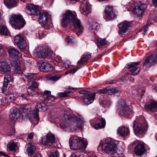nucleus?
Returning a JSON list of instances; mask_svg holds the SVG:
<instances>
[{"label": "nucleus", "instance_id": "1a4fd4ad", "mask_svg": "<svg viewBox=\"0 0 157 157\" xmlns=\"http://www.w3.org/2000/svg\"><path fill=\"white\" fill-rule=\"evenodd\" d=\"M80 9L81 13L85 15H87L91 11L90 4L87 0L81 2Z\"/></svg>", "mask_w": 157, "mask_h": 157}, {"label": "nucleus", "instance_id": "58836bf2", "mask_svg": "<svg viewBox=\"0 0 157 157\" xmlns=\"http://www.w3.org/2000/svg\"><path fill=\"white\" fill-rule=\"evenodd\" d=\"M140 63V62L130 63L126 64V67L128 69L131 68H133L139 65Z\"/></svg>", "mask_w": 157, "mask_h": 157}, {"label": "nucleus", "instance_id": "de8ad7c7", "mask_svg": "<svg viewBox=\"0 0 157 157\" xmlns=\"http://www.w3.org/2000/svg\"><path fill=\"white\" fill-rule=\"evenodd\" d=\"M59 153L57 150L52 151L51 152L49 157H59Z\"/></svg>", "mask_w": 157, "mask_h": 157}, {"label": "nucleus", "instance_id": "39448f33", "mask_svg": "<svg viewBox=\"0 0 157 157\" xmlns=\"http://www.w3.org/2000/svg\"><path fill=\"white\" fill-rule=\"evenodd\" d=\"M63 16L61 24L63 26L65 27L68 24L71 23L72 21L75 18L76 15L75 12L68 10L63 14Z\"/></svg>", "mask_w": 157, "mask_h": 157}, {"label": "nucleus", "instance_id": "680f3d73", "mask_svg": "<svg viewBox=\"0 0 157 157\" xmlns=\"http://www.w3.org/2000/svg\"><path fill=\"white\" fill-rule=\"evenodd\" d=\"M53 63L56 66H59V62L56 60H54L53 61Z\"/></svg>", "mask_w": 157, "mask_h": 157}, {"label": "nucleus", "instance_id": "bb28decb", "mask_svg": "<svg viewBox=\"0 0 157 157\" xmlns=\"http://www.w3.org/2000/svg\"><path fill=\"white\" fill-rule=\"evenodd\" d=\"M145 151L144 146L141 144H139L135 148V153L137 155L141 156L144 154Z\"/></svg>", "mask_w": 157, "mask_h": 157}, {"label": "nucleus", "instance_id": "e433bc0d", "mask_svg": "<svg viewBox=\"0 0 157 157\" xmlns=\"http://www.w3.org/2000/svg\"><path fill=\"white\" fill-rule=\"evenodd\" d=\"M112 103L109 98H107L106 99L102 101V105L105 108L109 107Z\"/></svg>", "mask_w": 157, "mask_h": 157}, {"label": "nucleus", "instance_id": "ddd939ff", "mask_svg": "<svg viewBox=\"0 0 157 157\" xmlns=\"http://www.w3.org/2000/svg\"><path fill=\"white\" fill-rule=\"evenodd\" d=\"M131 26V23L126 21L120 23L119 25V34H121L125 33Z\"/></svg>", "mask_w": 157, "mask_h": 157}, {"label": "nucleus", "instance_id": "f257e3e1", "mask_svg": "<svg viewBox=\"0 0 157 157\" xmlns=\"http://www.w3.org/2000/svg\"><path fill=\"white\" fill-rule=\"evenodd\" d=\"M84 121L68 112H64L59 123L62 129L70 128L72 130L81 129Z\"/></svg>", "mask_w": 157, "mask_h": 157}, {"label": "nucleus", "instance_id": "c9c22d12", "mask_svg": "<svg viewBox=\"0 0 157 157\" xmlns=\"http://www.w3.org/2000/svg\"><path fill=\"white\" fill-rule=\"evenodd\" d=\"M114 90L111 88H105L100 89L98 90L97 93L99 94H107L109 95H111V91H113Z\"/></svg>", "mask_w": 157, "mask_h": 157}, {"label": "nucleus", "instance_id": "5701e85b", "mask_svg": "<svg viewBox=\"0 0 157 157\" xmlns=\"http://www.w3.org/2000/svg\"><path fill=\"white\" fill-rule=\"evenodd\" d=\"M16 98V95L10 92H8L6 94L5 97L2 101H3L5 103L11 102L15 100Z\"/></svg>", "mask_w": 157, "mask_h": 157}, {"label": "nucleus", "instance_id": "4c0bfd02", "mask_svg": "<svg viewBox=\"0 0 157 157\" xmlns=\"http://www.w3.org/2000/svg\"><path fill=\"white\" fill-rule=\"evenodd\" d=\"M20 116V113H17L16 115L11 113L10 115L9 119L13 123H14Z\"/></svg>", "mask_w": 157, "mask_h": 157}, {"label": "nucleus", "instance_id": "7ed1b4c3", "mask_svg": "<svg viewBox=\"0 0 157 157\" xmlns=\"http://www.w3.org/2000/svg\"><path fill=\"white\" fill-rule=\"evenodd\" d=\"M88 145L86 141L82 140L78 137L71 136L69 140L70 148L73 150H85Z\"/></svg>", "mask_w": 157, "mask_h": 157}, {"label": "nucleus", "instance_id": "c03bdc74", "mask_svg": "<svg viewBox=\"0 0 157 157\" xmlns=\"http://www.w3.org/2000/svg\"><path fill=\"white\" fill-rule=\"evenodd\" d=\"M7 146L9 150L13 151L15 149L17 145L16 143L13 142L10 144H8Z\"/></svg>", "mask_w": 157, "mask_h": 157}, {"label": "nucleus", "instance_id": "a19ab883", "mask_svg": "<svg viewBox=\"0 0 157 157\" xmlns=\"http://www.w3.org/2000/svg\"><path fill=\"white\" fill-rule=\"evenodd\" d=\"M140 69L139 67H135L130 70L131 74L133 75H136L140 72Z\"/></svg>", "mask_w": 157, "mask_h": 157}, {"label": "nucleus", "instance_id": "7c9ffc66", "mask_svg": "<svg viewBox=\"0 0 157 157\" xmlns=\"http://www.w3.org/2000/svg\"><path fill=\"white\" fill-rule=\"evenodd\" d=\"M0 33L5 36L10 35V32L5 24H2L0 25Z\"/></svg>", "mask_w": 157, "mask_h": 157}, {"label": "nucleus", "instance_id": "4d7b16f0", "mask_svg": "<svg viewBox=\"0 0 157 157\" xmlns=\"http://www.w3.org/2000/svg\"><path fill=\"white\" fill-rule=\"evenodd\" d=\"M79 68L80 67H76L75 68H74L73 69L71 70V73L72 74H74L79 69Z\"/></svg>", "mask_w": 157, "mask_h": 157}, {"label": "nucleus", "instance_id": "dca6fc26", "mask_svg": "<svg viewBox=\"0 0 157 157\" xmlns=\"http://www.w3.org/2000/svg\"><path fill=\"white\" fill-rule=\"evenodd\" d=\"M133 128L135 133L142 134L146 133L147 128L145 129L142 127L141 124L135 121L133 123Z\"/></svg>", "mask_w": 157, "mask_h": 157}, {"label": "nucleus", "instance_id": "c756f323", "mask_svg": "<svg viewBox=\"0 0 157 157\" xmlns=\"http://www.w3.org/2000/svg\"><path fill=\"white\" fill-rule=\"evenodd\" d=\"M145 109L149 111L156 112L157 111V102H153L145 106Z\"/></svg>", "mask_w": 157, "mask_h": 157}, {"label": "nucleus", "instance_id": "a211bd4d", "mask_svg": "<svg viewBox=\"0 0 157 157\" xmlns=\"http://www.w3.org/2000/svg\"><path fill=\"white\" fill-rule=\"evenodd\" d=\"M157 60V52L153 54L146 59L144 64V66L146 67L150 66L152 63Z\"/></svg>", "mask_w": 157, "mask_h": 157}, {"label": "nucleus", "instance_id": "2eb2a0df", "mask_svg": "<svg viewBox=\"0 0 157 157\" xmlns=\"http://www.w3.org/2000/svg\"><path fill=\"white\" fill-rule=\"evenodd\" d=\"M27 13L29 15H36L39 12L38 7L32 4H29L26 7Z\"/></svg>", "mask_w": 157, "mask_h": 157}, {"label": "nucleus", "instance_id": "3c124183", "mask_svg": "<svg viewBox=\"0 0 157 157\" xmlns=\"http://www.w3.org/2000/svg\"><path fill=\"white\" fill-rule=\"evenodd\" d=\"M10 112L11 114L16 115L17 113H20L19 110L15 107H13L10 109Z\"/></svg>", "mask_w": 157, "mask_h": 157}, {"label": "nucleus", "instance_id": "49530a36", "mask_svg": "<svg viewBox=\"0 0 157 157\" xmlns=\"http://www.w3.org/2000/svg\"><path fill=\"white\" fill-rule=\"evenodd\" d=\"M22 110L23 113L25 114L24 116H26L30 111L31 109L29 105H26L23 108Z\"/></svg>", "mask_w": 157, "mask_h": 157}, {"label": "nucleus", "instance_id": "6ab92c4d", "mask_svg": "<svg viewBox=\"0 0 157 157\" xmlns=\"http://www.w3.org/2000/svg\"><path fill=\"white\" fill-rule=\"evenodd\" d=\"M97 41L98 48L101 50H102L106 46L109 44V42L105 38H97Z\"/></svg>", "mask_w": 157, "mask_h": 157}, {"label": "nucleus", "instance_id": "6e6d98bb", "mask_svg": "<svg viewBox=\"0 0 157 157\" xmlns=\"http://www.w3.org/2000/svg\"><path fill=\"white\" fill-rule=\"evenodd\" d=\"M149 24H148V23L147 22L145 26H144L143 27V29H144V30L143 32V34H145V33L147 31L148 29H147V26H149Z\"/></svg>", "mask_w": 157, "mask_h": 157}, {"label": "nucleus", "instance_id": "f8f14e48", "mask_svg": "<svg viewBox=\"0 0 157 157\" xmlns=\"http://www.w3.org/2000/svg\"><path fill=\"white\" fill-rule=\"evenodd\" d=\"M48 18V12L44 11H41L39 13V16L38 17V21L39 23L44 26V28H45V25L47 23Z\"/></svg>", "mask_w": 157, "mask_h": 157}, {"label": "nucleus", "instance_id": "2f4dec72", "mask_svg": "<svg viewBox=\"0 0 157 157\" xmlns=\"http://www.w3.org/2000/svg\"><path fill=\"white\" fill-rule=\"evenodd\" d=\"M4 80L3 83V89H5L7 87L8 83L9 82L12 81L13 80V78L11 75H7L5 76Z\"/></svg>", "mask_w": 157, "mask_h": 157}, {"label": "nucleus", "instance_id": "69168bd1", "mask_svg": "<svg viewBox=\"0 0 157 157\" xmlns=\"http://www.w3.org/2000/svg\"><path fill=\"white\" fill-rule=\"evenodd\" d=\"M33 157H42V156L41 154L39 153L35 155Z\"/></svg>", "mask_w": 157, "mask_h": 157}, {"label": "nucleus", "instance_id": "e2e57ef3", "mask_svg": "<svg viewBox=\"0 0 157 157\" xmlns=\"http://www.w3.org/2000/svg\"><path fill=\"white\" fill-rule=\"evenodd\" d=\"M87 92V91L86 90H81L79 91V93L82 94H86Z\"/></svg>", "mask_w": 157, "mask_h": 157}, {"label": "nucleus", "instance_id": "6e6552de", "mask_svg": "<svg viewBox=\"0 0 157 157\" xmlns=\"http://www.w3.org/2000/svg\"><path fill=\"white\" fill-rule=\"evenodd\" d=\"M71 23H73L74 27V31L78 36L81 35L83 31V27L80 20L76 18L74 19Z\"/></svg>", "mask_w": 157, "mask_h": 157}, {"label": "nucleus", "instance_id": "774afa93", "mask_svg": "<svg viewBox=\"0 0 157 157\" xmlns=\"http://www.w3.org/2000/svg\"><path fill=\"white\" fill-rule=\"evenodd\" d=\"M69 73H71V70H68L66 71L65 74H68Z\"/></svg>", "mask_w": 157, "mask_h": 157}, {"label": "nucleus", "instance_id": "c85d7f7f", "mask_svg": "<svg viewBox=\"0 0 157 157\" xmlns=\"http://www.w3.org/2000/svg\"><path fill=\"white\" fill-rule=\"evenodd\" d=\"M7 52L9 55L10 57L17 56L21 57V55L20 52L15 48H10L8 49Z\"/></svg>", "mask_w": 157, "mask_h": 157}, {"label": "nucleus", "instance_id": "9b49d317", "mask_svg": "<svg viewBox=\"0 0 157 157\" xmlns=\"http://www.w3.org/2000/svg\"><path fill=\"white\" fill-rule=\"evenodd\" d=\"M39 109H40V111L44 112L46 110L47 108L45 104L43 103L37 104L33 110V113L34 118L36 119V120L38 121L39 120V117L38 114L39 111Z\"/></svg>", "mask_w": 157, "mask_h": 157}, {"label": "nucleus", "instance_id": "bf43d9fd", "mask_svg": "<svg viewBox=\"0 0 157 157\" xmlns=\"http://www.w3.org/2000/svg\"><path fill=\"white\" fill-rule=\"evenodd\" d=\"M33 133H31L29 134L27 138L29 139H32L33 137Z\"/></svg>", "mask_w": 157, "mask_h": 157}, {"label": "nucleus", "instance_id": "79ce46f5", "mask_svg": "<svg viewBox=\"0 0 157 157\" xmlns=\"http://www.w3.org/2000/svg\"><path fill=\"white\" fill-rule=\"evenodd\" d=\"M72 93L70 91H65L63 92L59 93L58 95L60 97L63 98L69 96V94Z\"/></svg>", "mask_w": 157, "mask_h": 157}, {"label": "nucleus", "instance_id": "09e8293b", "mask_svg": "<svg viewBox=\"0 0 157 157\" xmlns=\"http://www.w3.org/2000/svg\"><path fill=\"white\" fill-rule=\"evenodd\" d=\"M55 97L52 95L47 96L45 97V101L49 103L53 101L55 99Z\"/></svg>", "mask_w": 157, "mask_h": 157}, {"label": "nucleus", "instance_id": "8fccbe9b", "mask_svg": "<svg viewBox=\"0 0 157 157\" xmlns=\"http://www.w3.org/2000/svg\"><path fill=\"white\" fill-rule=\"evenodd\" d=\"M61 77V76L59 75H56L54 76L51 77L50 79L53 81H56Z\"/></svg>", "mask_w": 157, "mask_h": 157}, {"label": "nucleus", "instance_id": "052dcab7", "mask_svg": "<svg viewBox=\"0 0 157 157\" xmlns=\"http://www.w3.org/2000/svg\"><path fill=\"white\" fill-rule=\"evenodd\" d=\"M152 2L154 6L157 7V0H152Z\"/></svg>", "mask_w": 157, "mask_h": 157}, {"label": "nucleus", "instance_id": "ea45409f", "mask_svg": "<svg viewBox=\"0 0 157 157\" xmlns=\"http://www.w3.org/2000/svg\"><path fill=\"white\" fill-rule=\"evenodd\" d=\"M131 74L128 72L126 73L124 75V78L123 79L122 81L124 82V80H126L129 79L131 81L133 82L134 81V79L133 78L131 77Z\"/></svg>", "mask_w": 157, "mask_h": 157}, {"label": "nucleus", "instance_id": "864d4df0", "mask_svg": "<svg viewBox=\"0 0 157 157\" xmlns=\"http://www.w3.org/2000/svg\"><path fill=\"white\" fill-rule=\"evenodd\" d=\"M66 41H67L68 44L72 43L75 41L74 38H71L70 37H68L66 39Z\"/></svg>", "mask_w": 157, "mask_h": 157}, {"label": "nucleus", "instance_id": "cd10ccee", "mask_svg": "<svg viewBox=\"0 0 157 157\" xmlns=\"http://www.w3.org/2000/svg\"><path fill=\"white\" fill-rule=\"evenodd\" d=\"M11 64L14 70V71L15 73L18 74H20L22 73V71L18 64L17 60L12 61L11 63Z\"/></svg>", "mask_w": 157, "mask_h": 157}, {"label": "nucleus", "instance_id": "9d476101", "mask_svg": "<svg viewBox=\"0 0 157 157\" xmlns=\"http://www.w3.org/2000/svg\"><path fill=\"white\" fill-rule=\"evenodd\" d=\"M55 136L54 134L51 133H48L46 136L45 139H42L40 143L43 144L50 146L55 143Z\"/></svg>", "mask_w": 157, "mask_h": 157}, {"label": "nucleus", "instance_id": "13d9d810", "mask_svg": "<svg viewBox=\"0 0 157 157\" xmlns=\"http://www.w3.org/2000/svg\"><path fill=\"white\" fill-rule=\"evenodd\" d=\"M145 88H143L142 89H140L139 90V92L141 93V94H140L142 96H143L144 95V92H145Z\"/></svg>", "mask_w": 157, "mask_h": 157}, {"label": "nucleus", "instance_id": "603ef678", "mask_svg": "<svg viewBox=\"0 0 157 157\" xmlns=\"http://www.w3.org/2000/svg\"><path fill=\"white\" fill-rule=\"evenodd\" d=\"M111 89H113L114 90L113 91H111V95L114 94L115 96L117 97L119 96L120 95V93L121 92L120 90L114 88H111Z\"/></svg>", "mask_w": 157, "mask_h": 157}, {"label": "nucleus", "instance_id": "4be33fe9", "mask_svg": "<svg viewBox=\"0 0 157 157\" xmlns=\"http://www.w3.org/2000/svg\"><path fill=\"white\" fill-rule=\"evenodd\" d=\"M10 70V64L6 60L0 61V71L3 72H8Z\"/></svg>", "mask_w": 157, "mask_h": 157}, {"label": "nucleus", "instance_id": "aec40b11", "mask_svg": "<svg viewBox=\"0 0 157 157\" xmlns=\"http://www.w3.org/2000/svg\"><path fill=\"white\" fill-rule=\"evenodd\" d=\"M96 93H94L86 95L84 98L83 102L86 105H89L92 103L94 99Z\"/></svg>", "mask_w": 157, "mask_h": 157}, {"label": "nucleus", "instance_id": "0e129e2a", "mask_svg": "<svg viewBox=\"0 0 157 157\" xmlns=\"http://www.w3.org/2000/svg\"><path fill=\"white\" fill-rule=\"evenodd\" d=\"M44 93L46 95H49L51 94V92L48 90H45L44 91Z\"/></svg>", "mask_w": 157, "mask_h": 157}, {"label": "nucleus", "instance_id": "f03ea898", "mask_svg": "<svg viewBox=\"0 0 157 157\" xmlns=\"http://www.w3.org/2000/svg\"><path fill=\"white\" fill-rule=\"evenodd\" d=\"M99 147L105 153L112 157H123V150L117 148V144L115 141L111 138H107L102 140L100 143Z\"/></svg>", "mask_w": 157, "mask_h": 157}, {"label": "nucleus", "instance_id": "338daca9", "mask_svg": "<svg viewBox=\"0 0 157 157\" xmlns=\"http://www.w3.org/2000/svg\"><path fill=\"white\" fill-rule=\"evenodd\" d=\"M154 20L155 21H157V13L156 15L155 16V17H154Z\"/></svg>", "mask_w": 157, "mask_h": 157}, {"label": "nucleus", "instance_id": "37998d69", "mask_svg": "<svg viewBox=\"0 0 157 157\" xmlns=\"http://www.w3.org/2000/svg\"><path fill=\"white\" fill-rule=\"evenodd\" d=\"M39 83L36 82H33L32 84L28 87V89L32 91H34L35 89L38 87Z\"/></svg>", "mask_w": 157, "mask_h": 157}, {"label": "nucleus", "instance_id": "f3484780", "mask_svg": "<svg viewBox=\"0 0 157 157\" xmlns=\"http://www.w3.org/2000/svg\"><path fill=\"white\" fill-rule=\"evenodd\" d=\"M51 55L48 49L42 48L37 50L35 53V56L38 58H46Z\"/></svg>", "mask_w": 157, "mask_h": 157}, {"label": "nucleus", "instance_id": "f704fd0d", "mask_svg": "<svg viewBox=\"0 0 157 157\" xmlns=\"http://www.w3.org/2000/svg\"><path fill=\"white\" fill-rule=\"evenodd\" d=\"M33 95L32 93L28 92L27 93L21 94V97L23 100H26L28 101L31 100Z\"/></svg>", "mask_w": 157, "mask_h": 157}, {"label": "nucleus", "instance_id": "0eeeda50", "mask_svg": "<svg viewBox=\"0 0 157 157\" xmlns=\"http://www.w3.org/2000/svg\"><path fill=\"white\" fill-rule=\"evenodd\" d=\"M14 42L21 51H23L25 50L27 44L22 36L20 34L17 35L14 38Z\"/></svg>", "mask_w": 157, "mask_h": 157}, {"label": "nucleus", "instance_id": "473e14b6", "mask_svg": "<svg viewBox=\"0 0 157 157\" xmlns=\"http://www.w3.org/2000/svg\"><path fill=\"white\" fill-rule=\"evenodd\" d=\"M27 146L26 151L29 156H31L34 153L35 151V147L31 143H29Z\"/></svg>", "mask_w": 157, "mask_h": 157}, {"label": "nucleus", "instance_id": "5fc2aeb1", "mask_svg": "<svg viewBox=\"0 0 157 157\" xmlns=\"http://www.w3.org/2000/svg\"><path fill=\"white\" fill-rule=\"evenodd\" d=\"M99 25L96 23L94 24V25H92V27L89 28L90 29H94L97 30L99 28Z\"/></svg>", "mask_w": 157, "mask_h": 157}, {"label": "nucleus", "instance_id": "423d86ee", "mask_svg": "<svg viewBox=\"0 0 157 157\" xmlns=\"http://www.w3.org/2000/svg\"><path fill=\"white\" fill-rule=\"evenodd\" d=\"M119 109L120 110V113L122 115H126L130 118L132 114V110L127 105L124 100H120L117 105Z\"/></svg>", "mask_w": 157, "mask_h": 157}, {"label": "nucleus", "instance_id": "72a5a7b5", "mask_svg": "<svg viewBox=\"0 0 157 157\" xmlns=\"http://www.w3.org/2000/svg\"><path fill=\"white\" fill-rule=\"evenodd\" d=\"M91 58V55L85 54L83 55V56L78 61V63L79 65L82 64L87 62Z\"/></svg>", "mask_w": 157, "mask_h": 157}, {"label": "nucleus", "instance_id": "4468645a", "mask_svg": "<svg viewBox=\"0 0 157 157\" xmlns=\"http://www.w3.org/2000/svg\"><path fill=\"white\" fill-rule=\"evenodd\" d=\"M106 18L108 20H112L116 17L112 6H107L105 10Z\"/></svg>", "mask_w": 157, "mask_h": 157}, {"label": "nucleus", "instance_id": "20e7f679", "mask_svg": "<svg viewBox=\"0 0 157 157\" xmlns=\"http://www.w3.org/2000/svg\"><path fill=\"white\" fill-rule=\"evenodd\" d=\"M10 23L15 29H20L24 27L26 22L21 15L13 14L10 18Z\"/></svg>", "mask_w": 157, "mask_h": 157}, {"label": "nucleus", "instance_id": "412c9836", "mask_svg": "<svg viewBox=\"0 0 157 157\" xmlns=\"http://www.w3.org/2000/svg\"><path fill=\"white\" fill-rule=\"evenodd\" d=\"M147 5L146 4H140L136 8L134 12L138 17L141 16L144 14Z\"/></svg>", "mask_w": 157, "mask_h": 157}, {"label": "nucleus", "instance_id": "393cba45", "mask_svg": "<svg viewBox=\"0 0 157 157\" xmlns=\"http://www.w3.org/2000/svg\"><path fill=\"white\" fill-rule=\"evenodd\" d=\"M118 134L122 137L128 136L130 134L129 130L127 128L120 127L117 130Z\"/></svg>", "mask_w": 157, "mask_h": 157}, {"label": "nucleus", "instance_id": "a18cd8bd", "mask_svg": "<svg viewBox=\"0 0 157 157\" xmlns=\"http://www.w3.org/2000/svg\"><path fill=\"white\" fill-rule=\"evenodd\" d=\"M36 74L34 73H29L24 75L27 80H29L34 78L35 76H36Z\"/></svg>", "mask_w": 157, "mask_h": 157}, {"label": "nucleus", "instance_id": "b1692460", "mask_svg": "<svg viewBox=\"0 0 157 157\" xmlns=\"http://www.w3.org/2000/svg\"><path fill=\"white\" fill-rule=\"evenodd\" d=\"M97 121L98 123L92 126L94 128L98 129L103 128L105 127L106 122L104 118L101 117L98 118L97 120Z\"/></svg>", "mask_w": 157, "mask_h": 157}, {"label": "nucleus", "instance_id": "a878e982", "mask_svg": "<svg viewBox=\"0 0 157 157\" xmlns=\"http://www.w3.org/2000/svg\"><path fill=\"white\" fill-rule=\"evenodd\" d=\"M39 67L41 71L45 72L51 71L53 70V67L52 65L46 63L42 62L41 63H40Z\"/></svg>", "mask_w": 157, "mask_h": 157}]
</instances>
